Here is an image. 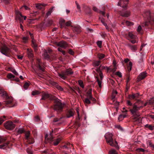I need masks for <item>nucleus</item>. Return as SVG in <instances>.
Segmentation results:
<instances>
[{"instance_id": "7ed1b4c3", "label": "nucleus", "mask_w": 154, "mask_h": 154, "mask_svg": "<svg viewBox=\"0 0 154 154\" xmlns=\"http://www.w3.org/2000/svg\"><path fill=\"white\" fill-rule=\"evenodd\" d=\"M127 103L129 106H132V108H130L129 110L133 115V119L135 121L140 122V114L139 110L141 107H138L134 104L132 105V103L129 100L127 101Z\"/></svg>"}, {"instance_id": "49530a36", "label": "nucleus", "mask_w": 154, "mask_h": 154, "mask_svg": "<svg viewBox=\"0 0 154 154\" xmlns=\"http://www.w3.org/2000/svg\"><path fill=\"white\" fill-rule=\"evenodd\" d=\"M109 154H117V153L115 150L112 149L109 151Z\"/></svg>"}, {"instance_id": "412c9836", "label": "nucleus", "mask_w": 154, "mask_h": 154, "mask_svg": "<svg viewBox=\"0 0 154 154\" xmlns=\"http://www.w3.org/2000/svg\"><path fill=\"white\" fill-rule=\"evenodd\" d=\"M59 25L61 28H64L66 29V27L65 26V21L64 19L61 18L59 20Z\"/></svg>"}, {"instance_id": "2f4dec72", "label": "nucleus", "mask_w": 154, "mask_h": 154, "mask_svg": "<svg viewBox=\"0 0 154 154\" xmlns=\"http://www.w3.org/2000/svg\"><path fill=\"white\" fill-rule=\"evenodd\" d=\"M55 86L56 88L58 90L60 91H63V88L60 86L57 83H55Z\"/></svg>"}, {"instance_id": "4c0bfd02", "label": "nucleus", "mask_w": 154, "mask_h": 154, "mask_svg": "<svg viewBox=\"0 0 154 154\" xmlns=\"http://www.w3.org/2000/svg\"><path fill=\"white\" fill-rule=\"evenodd\" d=\"M8 144L5 143L0 145V148L1 149H5L8 146Z\"/></svg>"}, {"instance_id": "5701e85b", "label": "nucleus", "mask_w": 154, "mask_h": 154, "mask_svg": "<svg viewBox=\"0 0 154 154\" xmlns=\"http://www.w3.org/2000/svg\"><path fill=\"white\" fill-rule=\"evenodd\" d=\"M127 45L133 51L135 52L137 50V47L136 45H132L128 43L127 44Z\"/></svg>"}, {"instance_id": "052dcab7", "label": "nucleus", "mask_w": 154, "mask_h": 154, "mask_svg": "<svg viewBox=\"0 0 154 154\" xmlns=\"http://www.w3.org/2000/svg\"><path fill=\"white\" fill-rule=\"evenodd\" d=\"M143 59L142 58H141L139 59V61H138L139 63L141 65H142L143 63Z\"/></svg>"}, {"instance_id": "13d9d810", "label": "nucleus", "mask_w": 154, "mask_h": 154, "mask_svg": "<svg viewBox=\"0 0 154 154\" xmlns=\"http://www.w3.org/2000/svg\"><path fill=\"white\" fill-rule=\"evenodd\" d=\"M53 23V21L51 20H49L48 21L47 25L48 26L51 25Z\"/></svg>"}, {"instance_id": "c03bdc74", "label": "nucleus", "mask_w": 154, "mask_h": 154, "mask_svg": "<svg viewBox=\"0 0 154 154\" xmlns=\"http://www.w3.org/2000/svg\"><path fill=\"white\" fill-rule=\"evenodd\" d=\"M25 132V131L24 130V129H23V128H19L18 130L17 131V132L19 134H21L24 133Z\"/></svg>"}, {"instance_id": "cd10ccee", "label": "nucleus", "mask_w": 154, "mask_h": 154, "mask_svg": "<svg viewBox=\"0 0 154 154\" xmlns=\"http://www.w3.org/2000/svg\"><path fill=\"white\" fill-rule=\"evenodd\" d=\"M139 96V94H136L129 95V97L130 99L136 100L138 97Z\"/></svg>"}, {"instance_id": "37998d69", "label": "nucleus", "mask_w": 154, "mask_h": 154, "mask_svg": "<svg viewBox=\"0 0 154 154\" xmlns=\"http://www.w3.org/2000/svg\"><path fill=\"white\" fill-rule=\"evenodd\" d=\"M75 91H77L79 94H81L82 93L79 87H75L74 88Z\"/></svg>"}, {"instance_id": "c756f323", "label": "nucleus", "mask_w": 154, "mask_h": 154, "mask_svg": "<svg viewBox=\"0 0 154 154\" xmlns=\"http://www.w3.org/2000/svg\"><path fill=\"white\" fill-rule=\"evenodd\" d=\"M86 10H85V11L87 14H88L89 15H91V14L92 12L91 9L88 7H86Z\"/></svg>"}, {"instance_id": "f257e3e1", "label": "nucleus", "mask_w": 154, "mask_h": 154, "mask_svg": "<svg viewBox=\"0 0 154 154\" xmlns=\"http://www.w3.org/2000/svg\"><path fill=\"white\" fill-rule=\"evenodd\" d=\"M41 100H45L48 103L50 102L51 101L53 100L54 104L51 107L56 111L58 114L62 112L64 105L55 96L48 93H44L42 95Z\"/></svg>"}, {"instance_id": "a19ab883", "label": "nucleus", "mask_w": 154, "mask_h": 154, "mask_svg": "<svg viewBox=\"0 0 154 154\" xmlns=\"http://www.w3.org/2000/svg\"><path fill=\"white\" fill-rule=\"evenodd\" d=\"M97 79V81L98 82V84L99 87L100 88L101 87V81L99 80V78L98 77H96Z\"/></svg>"}, {"instance_id": "423d86ee", "label": "nucleus", "mask_w": 154, "mask_h": 154, "mask_svg": "<svg viewBox=\"0 0 154 154\" xmlns=\"http://www.w3.org/2000/svg\"><path fill=\"white\" fill-rule=\"evenodd\" d=\"M15 13L16 15L15 20L19 21L20 27L22 30H23V26L22 24L23 23V20H26V17L22 15L21 13L18 10H15Z\"/></svg>"}, {"instance_id": "39448f33", "label": "nucleus", "mask_w": 154, "mask_h": 154, "mask_svg": "<svg viewBox=\"0 0 154 154\" xmlns=\"http://www.w3.org/2000/svg\"><path fill=\"white\" fill-rule=\"evenodd\" d=\"M104 136L106 142L108 143H109L111 146H115L116 149H119L117 142L116 140H114L112 133L108 132L105 134Z\"/></svg>"}, {"instance_id": "de8ad7c7", "label": "nucleus", "mask_w": 154, "mask_h": 154, "mask_svg": "<svg viewBox=\"0 0 154 154\" xmlns=\"http://www.w3.org/2000/svg\"><path fill=\"white\" fill-rule=\"evenodd\" d=\"M78 83L80 86L82 87V88H84V85H83V82L81 80H79L78 81Z\"/></svg>"}, {"instance_id": "338daca9", "label": "nucleus", "mask_w": 154, "mask_h": 154, "mask_svg": "<svg viewBox=\"0 0 154 154\" xmlns=\"http://www.w3.org/2000/svg\"><path fill=\"white\" fill-rule=\"evenodd\" d=\"M149 145L150 147L154 149V144L152 143L149 142Z\"/></svg>"}, {"instance_id": "f03ea898", "label": "nucleus", "mask_w": 154, "mask_h": 154, "mask_svg": "<svg viewBox=\"0 0 154 154\" xmlns=\"http://www.w3.org/2000/svg\"><path fill=\"white\" fill-rule=\"evenodd\" d=\"M143 17L146 20L143 24V26L146 28H150L154 24V15L148 10L144 11L143 14Z\"/></svg>"}, {"instance_id": "72a5a7b5", "label": "nucleus", "mask_w": 154, "mask_h": 154, "mask_svg": "<svg viewBox=\"0 0 154 154\" xmlns=\"http://www.w3.org/2000/svg\"><path fill=\"white\" fill-rule=\"evenodd\" d=\"M145 127L148 128L151 130H152L154 129V126L151 125L146 124L145 126Z\"/></svg>"}, {"instance_id": "bf43d9fd", "label": "nucleus", "mask_w": 154, "mask_h": 154, "mask_svg": "<svg viewBox=\"0 0 154 154\" xmlns=\"http://www.w3.org/2000/svg\"><path fill=\"white\" fill-rule=\"evenodd\" d=\"M142 29L141 27L140 26H139L137 29V32L139 33H140Z\"/></svg>"}, {"instance_id": "0e129e2a", "label": "nucleus", "mask_w": 154, "mask_h": 154, "mask_svg": "<svg viewBox=\"0 0 154 154\" xmlns=\"http://www.w3.org/2000/svg\"><path fill=\"white\" fill-rule=\"evenodd\" d=\"M5 141V138H3L0 136V144L2 142Z\"/></svg>"}, {"instance_id": "a211bd4d", "label": "nucleus", "mask_w": 154, "mask_h": 154, "mask_svg": "<svg viewBox=\"0 0 154 154\" xmlns=\"http://www.w3.org/2000/svg\"><path fill=\"white\" fill-rule=\"evenodd\" d=\"M106 67H105L104 66H102L101 65L99 67L97 68L96 69V71L99 73V76L100 77L101 80H102L103 78V74L101 70V69H105V68H106Z\"/></svg>"}, {"instance_id": "5fc2aeb1", "label": "nucleus", "mask_w": 154, "mask_h": 154, "mask_svg": "<svg viewBox=\"0 0 154 154\" xmlns=\"http://www.w3.org/2000/svg\"><path fill=\"white\" fill-rule=\"evenodd\" d=\"M102 42L101 41H98L97 42V45L100 48H101L102 46Z\"/></svg>"}, {"instance_id": "a878e982", "label": "nucleus", "mask_w": 154, "mask_h": 154, "mask_svg": "<svg viewBox=\"0 0 154 154\" xmlns=\"http://www.w3.org/2000/svg\"><path fill=\"white\" fill-rule=\"evenodd\" d=\"M47 4H38L36 5V7L39 10H41L46 6Z\"/></svg>"}, {"instance_id": "7c9ffc66", "label": "nucleus", "mask_w": 154, "mask_h": 154, "mask_svg": "<svg viewBox=\"0 0 154 154\" xmlns=\"http://www.w3.org/2000/svg\"><path fill=\"white\" fill-rule=\"evenodd\" d=\"M80 118L79 116L77 117L75 121V125L78 126V127H79L80 125V124L79 123Z\"/></svg>"}, {"instance_id": "09e8293b", "label": "nucleus", "mask_w": 154, "mask_h": 154, "mask_svg": "<svg viewBox=\"0 0 154 154\" xmlns=\"http://www.w3.org/2000/svg\"><path fill=\"white\" fill-rule=\"evenodd\" d=\"M128 35V36L131 39H133L135 38V35L131 32H129Z\"/></svg>"}, {"instance_id": "20e7f679", "label": "nucleus", "mask_w": 154, "mask_h": 154, "mask_svg": "<svg viewBox=\"0 0 154 154\" xmlns=\"http://www.w3.org/2000/svg\"><path fill=\"white\" fill-rule=\"evenodd\" d=\"M2 94L1 95L3 97L5 98V104L6 106L12 107L15 105V102L13 100V98L11 97H9L5 91L0 89V94Z\"/></svg>"}, {"instance_id": "603ef678", "label": "nucleus", "mask_w": 154, "mask_h": 154, "mask_svg": "<svg viewBox=\"0 0 154 154\" xmlns=\"http://www.w3.org/2000/svg\"><path fill=\"white\" fill-rule=\"evenodd\" d=\"M29 86V84L27 82H26L24 85V88L25 89H26L28 88Z\"/></svg>"}, {"instance_id": "c85d7f7f", "label": "nucleus", "mask_w": 154, "mask_h": 154, "mask_svg": "<svg viewBox=\"0 0 154 154\" xmlns=\"http://www.w3.org/2000/svg\"><path fill=\"white\" fill-rule=\"evenodd\" d=\"M122 24L123 25L126 24L128 26H131L133 25V23L127 20H124V21L122 22Z\"/></svg>"}, {"instance_id": "69168bd1", "label": "nucleus", "mask_w": 154, "mask_h": 154, "mask_svg": "<svg viewBox=\"0 0 154 154\" xmlns=\"http://www.w3.org/2000/svg\"><path fill=\"white\" fill-rule=\"evenodd\" d=\"M113 104L116 106H119V103L118 102L116 101L115 102V100H113Z\"/></svg>"}, {"instance_id": "6e6d98bb", "label": "nucleus", "mask_w": 154, "mask_h": 154, "mask_svg": "<svg viewBox=\"0 0 154 154\" xmlns=\"http://www.w3.org/2000/svg\"><path fill=\"white\" fill-rule=\"evenodd\" d=\"M126 117L125 115H120L119 117L118 118V120H120V119H123Z\"/></svg>"}, {"instance_id": "ddd939ff", "label": "nucleus", "mask_w": 154, "mask_h": 154, "mask_svg": "<svg viewBox=\"0 0 154 154\" xmlns=\"http://www.w3.org/2000/svg\"><path fill=\"white\" fill-rule=\"evenodd\" d=\"M25 138L27 140L28 143L30 144H32L34 142V139L30 136L29 131H27L25 133Z\"/></svg>"}, {"instance_id": "58836bf2", "label": "nucleus", "mask_w": 154, "mask_h": 154, "mask_svg": "<svg viewBox=\"0 0 154 154\" xmlns=\"http://www.w3.org/2000/svg\"><path fill=\"white\" fill-rule=\"evenodd\" d=\"M117 92L116 91H115L113 93H112V100H115L114 99L116 97V95L117 94Z\"/></svg>"}, {"instance_id": "473e14b6", "label": "nucleus", "mask_w": 154, "mask_h": 154, "mask_svg": "<svg viewBox=\"0 0 154 154\" xmlns=\"http://www.w3.org/2000/svg\"><path fill=\"white\" fill-rule=\"evenodd\" d=\"M62 147L63 149H69V148H71L70 144L69 143H67L63 146Z\"/></svg>"}, {"instance_id": "6e6552de", "label": "nucleus", "mask_w": 154, "mask_h": 154, "mask_svg": "<svg viewBox=\"0 0 154 154\" xmlns=\"http://www.w3.org/2000/svg\"><path fill=\"white\" fill-rule=\"evenodd\" d=\"M57 45L58 46L60 47L58 48V50L61 52L63 55H65L66 54L65 52L62 50V48L65 49L68 47V44L66 42L62 41L58 42L57 44Z\"/></svg>"}, {"instance_id": "4d7b16f0", "label": "nucleus", "mask_w": 154, "mask_h": 154, "mask_svg": "<svg viewBox=\"0 0 154 154\" xmlns=\"http://www.w3.org/2000/svg\"><path fill=\"white\" fill-rule=\"evenodd\" d=\"M39 94L38 91H34L32 92V94L33 95H35Z\"/></svg>"}, {"instance_id": "f8f14e48", "label": "nucleus", "mask_w": 154, "mask_h": 154, "mask_svg": "<svg viewBox=\"0 0 154 154\" xmlns=\"http://www.w3.org/2000/svg\"><path fill=\"white\" fill-rule=\"evenodd\" d=\"M4 126L6 129L11 130L14 128L15 125L12 122L8 121L4 124Z\"/></svg>"}, {"instance_id": "f3484780", "label": "nucleus", "mask_w": 154, "mask_h": 154, "mask_svg": "<svg viewBox=\"0 0 154 154\" xmlns=\"http://www.w3.org/2000/svg\"><path fill=\"white\" fill-rule=\"evenodd\" d=\"M129 60L128 59H126L125 60V62L128 65L127 69L128 72H129L132 69V63L131 62H129Z\"/></svg>"}, {"instance_id": "6ab92c4d", "label": "nucleus", "mask_w": 154, "mask_h": 154, "mask_svg": "<svg viewBox=\"0 0 154 154\" xmlns=\"http://www.w3.org/2000/svg\"><path fill=\"white\" fill-rule=\"evenodd\" d=\"M147 73L143 72L141 73L138 77V80L139 81L144 79L147 76Z\"/></svg>"}, {"instance_id": "774afa93", "label": "nucleus", "mask_w": 154, "mask_h": 154, "mask_svg": "<svg viewBox=\"0 0 154 154\" xmlns=\"http://www.w3.org/2000/svg\"><path fill=\"white\" fill-rule=\"evenodd\" d=\"M150 103L152 105H154V99H152L150 101Z\"/></svg>"}, {"instance_id": "a18cd8bd", "label": "nucleus", "mask_w": 154, "mask_h": 154, "mask_svg": "<svg viewBox=\"0 0 154 154\" xmlns=\"http://www.w3.org/2000/svg\"><path fill=\"white\" fill-rule=\"evenodd\" d=\"M101 63V61L100 60L96 61L94 62V64L95 66H98L100 65Z\"/></svg>"}, {"instance_id": "dca6fc26", "label": "nucleus", "mask_w": 154, "mask_h": 154, "mask_svg": "<svg viewBox=\"0 0 154 154\" xmlns=\"http://www.w3.org/2000/svg\"><path fill=\"white\" fill-rule=\"evenodd\" d=\"M128 0H120L118 3V5L124 8H126L128 5Z\"/></svg>"}, {"instance_id": "79ce46f5", "label": "nucleus", "mask_w": 154, "mask_h": 154, "mask_svg": "<svg viewBox=\"0 0 154 154\" xmlns=\"http://www.w3.org/2000/svg\"><path fill=\"white\" fill-rule=\"evenodd\" d=\"M32 46L34 48L35 51H36L37 47V45L33 41H32Z\"/></svg>"}, {"instance_id": "aec40b11", "label": "nucleus", "mask_w": 154, "mask_h": 154, "mask_svg": "<svg viewBox=\"0 0 154 154\" xmlns=\"http://www.w3.org/2000/svg\"><path fill=\"white\" fill-rule=\"evenodd\" d=\"M27 53L29 58L32 59L34 57L33 52L32 50L31 49H27Z\"/></svg>"}, {"instance_id": "3c124183", "label": "nucleus", "mask_w": 154, "mask_h": 154, "mask_svg": "<svg viewBox=\"0 0 154 154\" xmlns=\"http://www.w3.org/2000/svg\"><path fill=\"white\" fill-rule=\"evenodd\" d=\"M44 57L46 59H49L50 58V55L48 54L47 52L45 53Z\"/></svg>"}, {"instance_id": "680f3d73", "label": "nucleus", "mask_w": 154, "mask_h": 154, "mask_svg": "<svg viewBox=\"0 0 154 154\" xmlns=\"http://www.w3.org/2000/svg\"><path fill=\"white\" fill-rule=\"evenodd\" d=\"M68 53L70 54L73 55L74 54V52L71 49H69L68 50Z\"/></svg>"}, {"instance_id": "ea45409f", "label": "nucleus", "mask_w": 154, "mask_h": 154, "mask_svg": "<svg viewBox=\"0 0 154 154\" xmlns=\"http://www.w3.org/2000/svg\"><path fill=\"white\" fill-rule=\"evenodd\" d=\"M5 118L6 116H4L0 118V125H1L2 123L4 121L5 119H5Z\"/></svg>"}, {"instance_id": "4468645a", "label": "nucleus", "mask_w": 154, "mask_h": 154, "mask_svg": "<svg viewBox=\"0 0 154 154\" xmlns=\"http://www.w3.org/2000/svg\"><path fill=\"white\" fill-rule=\"evenodd\" d=\"M1 52L3 54L7 56H10V49L7 47L4 46L0 50Z\"/></svg>"}, {"instance_id": "e433bc0d", "label": "nucleus", "mask_w": 154, "mask_h": 154, "mask_svg": "<svg viewBox=\"0 0 154 154\" xmlns=\"http://www.w3.org/2000/svg\"><path fill=\"white\" fill-rule=\"evenodd\" d=\"M54 8V7H52L51 8H50L48 12H47V13L46 14V17H47L48 16L50 15L52 12V10H53V9Z\"/></svg>"}, {"instance_id": "1a4fd4ad", "label": "nucleus", "mask_w": 154, "mask_h": 154, "mask_svg": "<svg viewBox=\"0 0 154 154\" xmlns=\"http://www.w3.org/2000/svg\"><path fill=\"white\" fill-rule=\"evenodd\" d=\"M73 72L71 69H66L65 72L59 73L58 75L62 79L65 80L67 78L66 76L72 75Z\"/></svg>"}, {"instance_id": "f704fd0d", "label": "nucleus", "mask_w": 154, "mask_h": 154, "mask_svg": "<svg viewBox=\"0 0 154 154\" xmlns=\"http://www.w3.org/2000/svg\"><path fill=\"white\" fill-rule=\"evenodd\" d=\"M105 57V55L101 53H99L97 55V57L100 60L103 59Z\"/></svg>"}, {"instance_id": "393cba45", "label": "nucleus", "mask_w": 154, "mask_h": 154, "mask_svg": "<svg viewBox=\"0 0 154 154\" xmlns=\"http://www.w3.org/2000/svg\"><path fill=\"white\" fill-rule=\"evenodd\" d=\"M74 115V111L72 110H68L66 113V116L67 118H69L73 116Z\"/></svg>"}, {"instance_id": "c9c22d12", "label": "nucleus", "mask_w": 154, "mask_h": 154, "mask_svg": "<svg viewBox=\"0 0 154 154\" xmlns=\"http://www.w3.org/2000/svg\"><path fill=\"white\" fill-rule=\"evenodd\" d=\"M8 69L10 71L14 73L15 75H18V73L14 69L12 68H9Z\"/></svg>"}, {"instance_id": "864d4df0", "label": "nucleus", "mask_w": 154, "mask_h": 154, "mask_svg": "<svg viewBox=\"0 0 154 154\" xmlns=\"http://www.w3.org/2000/svg\"><path fill=\"white\" fill-rule=\"evenodd\" d=\"M23 42L24 43H26L28 42V38L26 37H23L22 38Z\"/></svg>"}, {"instance_id": "9b49d317", "label": "nucleus", "mask_w": 154, "mask_h": 154, "mask_svg": "<svg viewBox=\"0 0 154 154\" xmlns=\"http://www.w3.org/2000/svg\"><path fill=\"white\" fill-rule=\"evenodd\" d=\"M37 68L38 69L40 72H44L45 71V67L43 64L39 59H37L36 63Z\"/></svg>"}, {"instance_id": "0eeeda50", "label": "nucleus", "mask_w": 154, "mask_h": 154, "mask_svg": "<svg viewBox=\"0 0 154 154\" xmlns=\"http://www.w3.org/2000/svg\"><path fill=\"white\" fill-rule=\"evenodd\" d=\"M92 89H90L87 91L86 93L87 97L85 100H83L84 103L86 104H90L91 103V101L93 103L96 102V100L93 98L92 95Z\"/></svg>"}, {"instance_id": "2eb2a0df", "label": "nucleus", "mask_w": 154, "mask_h": 154, "mask_svg": "<svg viewBox=\"0 0 154 154\" xmlns=\"http://www.w3.org/2000/svg\"><path fill=\"white\" fill-rule=\"evenodd\" d=\"M72 27L73 33L75 34H79L82 31L81 27L79 25L72 26Z\"/></svg>"}, {"instance_id": "4be33fe9", "label": "nucleus", "mask_w": 154, "mask_h": 154, "mask_svg": "<svg viewBox=\"0 0 154 154\" xmlns=\"http://www.w3.org/2000/svg\"><path fill=\"white\" fill-rule=\"evenodd\" d=\"M7 77L8 79H12L11 80L17 82H18L19 81V79L18 78H17L15 79V76L11 73H8L7 75Z\"/></svg>"}, {"instance_id": "e2e57ef3", "label": "nucleus", "mask_w": 154, "mask_h": 154, "mask_svg": "<svg viewBox=\"0 0 154 154\" xmlns=\"http://www.w3.org/2000/svg\"><path fill=\"white\" fill-rule=\"evenodd\" d=\"M116 74L119 76V77H122V75L121 73L119 72H116Z\"/></svg>"}, {"instance_id": "9d476101", "label": "nucleus", "mask_w": 154, "mask_h": 154, "mask_svg": "<svg viewBox=\"0 0 154 154\" xmlns=\"http://www.w3.org/2000/svg\"><path fill=\"white\" fill-rule=\"evenodd\" d=\"M53 131H52V132L50 133L49 136V142L51 143L53 142V144L56 146L59 143L61 140V139L60 138H58L56 139H54V137L53 135Z\"/></svg>"}, {"instance_id": "8fccbe9b", "label": "nucleus", "mask_w": 154, "mask_h": 154, "mask_svg": "<svg viewBox=\"0 0 154 154\" xmlns=\"http://www.w3.org/2000/svg\"><path fill=\"white\" fill-rule=\"evenodd\" d=\"M71 22L70 21H68L65 23V26L66 27V26H71L72 27V26L71 25Z\"/></svg>"}, {"instance_id": "bb28decb", "label": "nucleus", "mask_w": 154, "mask_h": 154, "mask_svg": "<svg viewBox=\"0 0 154 154\" xmlns=\"http://www.w3.org/2000/svg\"><path fill=\"white\" fill-rule=\"evenodd\" d=\"M106 69L108 71H109L113 73H114L116 71L117 68L116 66V65L114 64V65L113 68H109L108 67H106Z\"/></svg>"}, {"instance_id": "b1692460", "label": "nucleus", "mask_w": 154, "mask_h": 154, "mask_svg": "<svg viewBox=\"0 0 154 154\" xmlns=\"http://www.w3.org/2000/svg\"><path fill=\"white\" fill-rule=\"evenodd\" d=\"M121 15L125 17H128L130 15V12L129 11H124L121 12L120 13Z\"/></svg>"}]
</instances>
